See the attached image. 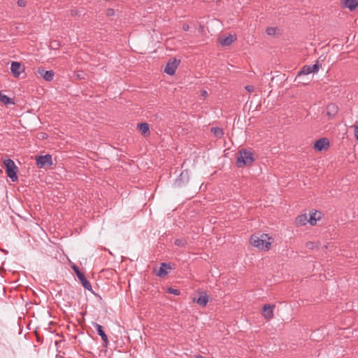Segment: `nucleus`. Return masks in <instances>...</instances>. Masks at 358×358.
Instances as JSON below:
<instances>
[{"instance_id": "1", "label": "nucleus", "mask_w": 358, "mask_h": 358, "mask_svg": "<svg viewBox=\"0 0 358 358\" xmlns=\"http://www.w3.org/2000/svg\"><path fill=\"white\" fill-rule=\"evenodd\" d=\"M270 238L268 234H262L261 235H252L250 239V244L259 249L268 250L271 248Z\"/></svg>"}, {"instance_id": "2", "label": "nucleus", "mask_w": 358, "mask_h": 358, "mask_svg": "<svg viewBox=\"0 0 358 358\" xmlns=\"http://www.w3.org/2000/svg\"><path fill=\"white\" fill-rule=\"evenodd\" d=\"M238 154L236 165L239 168L250 165L255 161L254 155L250 150L242 149Z\"/></svg>"}, {"instance_id": "3", "label": "nucleus", "mask_w": 358, "mask_h": 358, "mask_svg": "<svg viewBox=\"0 0 358 358\" xmlns=\"http://www.w3.org/2000/svg\"><path fill=\"white\" fill-rule=\"evenodd\" d=\"M5 167H6V172L7 174V176L10 178V180L13 182H15L17 180V168L15 166L14 162L10 159H6L3 161Z\"/></svg>"}, {"instance_id": "4", "label": "nucleus", "mask_w": 358, "mask_h": 358, "mask_svg": "<svg viewBox=\"0 0 358 358\" xmlns=\"http://www.w3.org/2000/svg\"><path fill=\"white\" fill-rule=\"evenodd\" d=\"M71 268L73 270V271L75 272V273L76 274L77 278L80 281V282H81L82 285L83 286V287L85 289L92 292L94 294H95L96 296H99L101 299V296L99 294H96L92 291V285H91L90 281L86 279L85 274L83 272L80 271L79 268L77 266H76V265H73L71 266Z\"/></svg>"}, {"instance_id": "5", "label": "nucleus", "mask_w": 358, "mask_h": 358, "mask_svg": "<svg viewBox=\"0 0 358 358\" xmlns=\"http://www.w3.org/2000/svg\"><path fill=\"white\" fill-rule=\"evenodd\" d=\"M321 67H322V64L318 60H317L315 62V64L313 65H305L298 72L296 78H300L302 76L308 75L312 73H317Z\"/></svg>"}, {"instance_id": "6", "label": "nucleus", "mask_w": 358, "mask_h": 358, "mask_svg": "<svg viewBox=\"0 0 358 358\" xmlns=\"http://www.w3.org/2000/svg\"><path fill=\"white\" fill-rule=\"evenodd\" d=\"M36 164L40 169L45 168V166H51L52 165V155L47 154L45 155L36 156Z\"/></svg>"}, {"instance_id": "7", "label": "nucleus", "mask_w": 358, "mask_h": 358, "mask_svg": "<svg viewBox=\"0 0 358 358\" xmlns=\"http://www.w3.org/2000/svg\"><path fill=\"white\" fill-rule=\"evenodd\" d=\"M180 63V59L176 58L170 59L165 66L164 72L169 76L174 75Z\"/></svg>"}, {"instance_id": "8", "label": "nucleus", "mask_w": 358, "mask_h": 358, "mask_svg": "<svg viewBox=\"0 0 358 358\" xmlns=\"http://www.w3.org/2000/svg\"><path fill=\"white\" fill-rule=\"evenodd\" d=\"M189 174L187 170L182 171L178 178L176 179L173 185L176 187H181L189 182Z\"/></svg>"}, {"instance_id": "9", "label": "nucleus", "mask_w": 358, "mask_h": 358, "mask_svg": "<svg viewBox=\"0 0 358 358\" xmlns=\"http://www.w3.org/2000/svg\"><path fill=\"white\" fill-rule=\"evenodd\" d=\"M329 147V141L327 138H321L316 141L314 145V148L317 151H322L323 150H327Z\"/></svg>"}, {"instance_id": "10", "label": "nucleus", "mask_w": 358, "mask_h": 358, "mask_svg": "<svg viewBox=\"0 0 358 358\" xmlns=\"http://www.w3.org/2000/svg\"><path fill=\"white\" fill-rule=\"evenodd\" d=\"M92 326L95 328L98 335L101 336L104 345L107 346L109 341H108L107 335L103 330V327L96 322H92Z\"/></svg>"}, {"instance_id": "11", "label": "nucleus", "mask_w": 358, "mask_h": 358, "mask_svg": "<svg viewBox=\"0 0 358 358\" xmlns=\"http://www.w3.org/2000/svg\"><path fill=\"white\" fill-rule=\"evenodd\" d=\"M275 305L265 304L262 308V315L267 320H270L273 317V309Z\"/></svg>"}, {"instance_id": "12", "label": "nucleus", "mask_w": 358, "mask_h": 358, "mask_svg": "<svg viewBox=\"0 0 358 358\" xmlns=\"http://www.w3.org/2000/svg\"><path fill=\"white\" fill-rule=\"evenodd\" d=\"M37 73L46 81H52L55 76L53 71H46L43 68H38Z\"/></svg>"}, {"instance_id": "13", "label": "nucleus", "mask_w": 358, "mask_h": 358, "mask_svg": "<svg viewBox=\"0 0 358 358\" xmlns=\"http://www.w3.org/2000/svg\"><path fill=\"white\" fill-rule=\"evenodd\" d=\"M10 71L14 77L18 78L21 72L24 71V68L22 67L20 62H12L10 65Z\"/></svg>"}, {"instance_id": "14", "label": "nucleus", "mask_w": 358, "mask_h": 358, "mask_svg": "<svg viewBox=\"0 0 358 358\" xmlns=\"http://www.w3.org/2000/svg\"><path fill=\"white\" fill-rule=\"evenodd\" d=\"M167 269H171L170 264L162 263L159 270L156 272V275L159 277H164L168 274Z\"/></svg>"}, {"instance_id": "15", "label": "nucleus", "mask_w": 358, "mask_h": 358, "mask_svg": "<svg viewBox=\"0 0 358 358\" xmlns=\"http://www.w3.org/2000/svg\"><path fill=\"white\" fill-rule=\"evenodd\" d=\"M193 301L196 302L199 306L204 307L208 302V296L206 293L202 292L199 297L197 299L194 298Z\"/></svg>"}, {"instance_id": "16", "label": "nucleus", "mask_w": 358, "mask_h": 358, "mask_svg": "<svg viewBox=\"0 0 358 358\" xmlns=\"http://www.w3.org/2000/svg\"><path fill=\"white\" fill-rule=\"evenodd\" d=\"M296 224L297 226H303L306 225L307 222H308V216L306 214H302L296 218Z\"/></svg>"}, {"instance_id": "17", "label": "nucleus", "mask_w": 358, "mask_h": 358, "mask_svg": "<svg viewBox=\"0 0 358 358\" xmlns=\"http://www.w3.org/2000/svg\"><path fill=\"white\" fill-rule=\"evenodd\" d=\"M138 127L141 134L145 136L149 134L150 127L149 124L146 122H142L138 124Z\"/></svg>"}, {"instance_id": "18", "label": "nucleus", "mask_w": 358, "mask_h": 358, "mask_svg": "<svg viewBox=\"0 0 358 358\" xmlns=\"http://www.w3.org/2000/svg\"><path fill=\"white\" fill-rule=\"evenodd\" d=\"M235 39H236L235 36H232V35L229 34L227 36H226L225 38H224L220 41V43H221L222 45H223V46H229L234 42V41Z\"/></svg>"}, {"instance_id": "19", "label": "nucleus", "mask_w": 358, "mask_h": 358, "mask_svg": "<svg viewBox=\"0 0 358 358\" xmlns=\"http://www.w3.org/2000/svg\"><path fill=\"white\" fill-rule=\"evenodd\" d=\"M320 213L318 211H315L314 213H311L310 214V218L308 220V222L310 225L313 226L316 224V221L320 218Z\"/></svg>"}, {"instance_id": "20", "label": "nucleus", "mask_w": 358, "mask_h": 358, "mask_svg": "<svg viewBox=\"0 0 358 358\" xmlns=\"http://www.w3.org/2000/svg\"><path fill=\"white\" fill-rule=\"evenodd\" d=\"M344 5L345 8L350 9V10H353L357 6V1L356 0H345Z\"/></svg>"}, {"instance_id": "21", "label": "nucleus", "mask_w": 358, "mask_h": 358, "mask_svg": "<svg viewBox=\"0 0 358 358\" xmlns=\"http://www.w3.org/2000/svg\"><path fill=\"white\" fill-rule=\"evenodd\" d=\"M0 101L5 105L14 104V101L7 95L0 92Z\"/></svg>"}, {"instance_id": "22", "label": "nucleus", "mask_w": 358, "mask_h": 358, "mask_svg": "<svg viewBox=\"0 0 358 358\" xmlns=\"http://www.w3.org/2000/svg\"><path fill=\"white\" fill-rule=\"evenodd\" d=\"M327 115H334L337 113L338 108L335 104H329L327 108Z\"/></svg>"}, {"instance_id": "23", "label": "nucleus", "mask_w": 358, "mask_h": 358, "mask_svg": "<svg viewBox=\"0 0 358 358\" xmlns=\"http://www.w3.org/2000/svg\"><path fill=\"white\" fill-rule=\"evenodd\" d=\"M210 131L217 138H221L224 134L223 130L220 127H212Z\"/></svg>"}, {"instance_id": "24", "label": "nucleus", "mask_w": 358, "mask_h": 358, "mask_svg": "<svg viewBox=\"0 0 358 358\" xmlns=\"http://www.w3.org/2000/svg\"><path fill=\"white\" fill-rule=\"evenodd\" d=\"M174 244L179 247H184L187 244V241L184 239H176Z\"/></svg>"}, {"instance_id": "25", "label": "nucleus", "mask_w": 358, "mask_h": 358, "mask_svg": "<svg viewBox=\"0 0 358 358\" xmlns=\"http://www.w3.org/2000/svg\"><path fill=\"white\" fill-rule=\"evenodd\" d=\"M167 292L169 294H174V295H179L180 294V292L179 289L173 288L171 287H169L167 289Z\"/></svg>"}, {"instance_id": "26", "label": "nucleus", "mask_w": 358, "mask_h": 358, "mask_svg": "<svg viewBox=\"0 0 358 358\" xmlns=\"http://www.w3.org/2000/svg\"><path fill=\"white\" fill-rule=\"evenodd\" d=\"M71 15L73 17L80 16V15H82V11L77 8H72L71 10Z\"/></svg>"}, {"instance_id": "27", "label": "nucleus", "mask_w": 358, "mask_h": 358, "mask_svg": "<svg viewBox=\"0 0 358 358\" xmlns=\"http://www.w3.org/2000/svg\"><path fill=\"white\" fill-rule=\"evenodd\" d=\"M266 33L268 35H274L276 33V28L268 27L266 29Z\"/></svg>"}, {"instance_id": "28", "label": "nucleus", "mask_w": 358, "mask_h": 358, "mask_svg": "<svg viewBox=\"0 0 358 358\" xmlns=\"http://www.w3.org/2000/svg\"><path fill=\"white\" fill-rule=\"evenodd\" d=\"M245 89L248 92H252L254 90V87L252 85H247L245 87Z\"/></svg>"}, {"instance_id": "29", "label": "nucleus", "mask_w": 358, "mask_h": 358, "mask_svg": "<svg viewBox=\"0 0 358 358\" xmlns=\"http://www.w3.org/2000/svg\"><path fill=\"white\" fill-rule=\"evenodd\" d=\"M17 5L20 6V7H24L25 6V1L24 0H18L17 2Z\"/></svg>"}, {"instance_id": "30", "label": "nucleus", "mask_w": 358, "mask_h": 358, "mask_svg": "<svg viewBox=\"0 0 358 358\" xmlns=\"http://www.w3.org/2000/svg\"><path fill=\"white\" fill-rule=\"evenodd\" d=\"M355 137L358 140V126H356L355 128Z\"/></svg>"}, {"instance_id": "31", "label": "nucleus", "mask_w": 358, "mask_h": 358, "mask_svg": "<svg viewBox=\"0 0 358 358\" xmlns=\"http://www.w3.org/2000/svg\"><path fill=\"white\" fill-rule=\"evenodd\" d=\"M307 248H308L310 249H313L314 248V243H313V242L307 243Z\"/></svg>"}, {"instance_id": "32", "label": "nucleus", "mask_w": 358, "mask_h": 358, "mask_svg": "<svg viewBox=\"0 0 358 358\" xmlns=\"http://www.w3.org/2000/svg\"><path fill=\"white\" fill-rule=\"evenodd\" d=\"M189 29V26L187 24H184L182 25V29L185 31H188Z\"/></svg>"}, {"instance_id": "33", "label": "nucleus", "mask_w": 358, "mask_h": 358, "mask_svg": "<svg viewBox=\"0 0 358 358\" xmlns=\"http://www.w3.org/2000/svg\"><path fill=\"white\" fill-rule=\"evenodd\" d=\"M208 95V92L206 90L201 92V96L206 97Z\"/></svg>"}, {"instance_id": "34", "label": "nucleus", "mask_w": 358, "mask_h": 358, "mask_svg": "<svg viewBox=\"0 0 358 358\" xmlns=\"http://www.w3.org/2000/svg\"><path fill=\"white\" fill-rule=\"evenodd\" d=\"M113 12L114 11H113V9H108L107 14H108V15H112L113 13Z\"/></svg>"}, {"instance_id": "35", "label": "nucleus", "mask_w": 358, "mask_h": 358, "mask_svg": "<svg viewBox=\"0 0 358 358\" xmlns=\"http://www.w3.org/2000/svg\"><path fill=\"white\" fill-rule=\"evenodd\" d=\"M56 358H65V357H62V356H58V355H57V356L56 357Z\"/></svg>"}, {"instance_id": "36", "label": "nucleus", "mask_w": 358, "mask_h": 358, "mask_svg": "<svg viewBox=\"0 0 358 358\" xmlns=\"http://www.w3.org/2000/svg\"><path fill=\"white\" fill-rule=\"evenodd\" d=\"M45 135H46L45 134H43V135H42L43 138H45Z\"/></svg>"}]
</instances>
